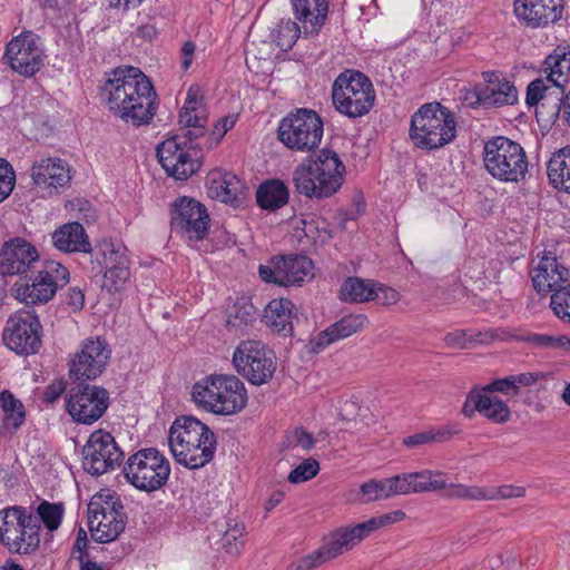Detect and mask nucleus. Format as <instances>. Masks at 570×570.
Segmentation results:
<instances>
[{"label":"nucleus","instance_id":"obj_39","mask_svg":"<svg viewBox=\"0 0 570 570\" xmlns=\"http://www.w3.org/2000/svg\"><path fill=\"white\" fill-rule=\"evenodd\" d=\"M40 525L38 520L33 515L27 517L26 521H22L20 529H18V541L16 543V549H9L11 552L16 553H30L39 546Z\"/></svg>","mask_w":570,"mask_h":570},{"label":"nucleus","instance_id":"obj_25","mask_svg":"<svg viewBox=\"0 0 570 570\" xmlns=\"http://www.w3.org/2000/svg\"><path fill=\"white\" fill-rule=\"evenodd\" d=\"M31 177L37 186L50 191L68 187L71 180L68 164L58 158H43L36 161L31 168Z\"/></svg>","mask_w":570,"mask_h":570},{"label":"nucleus","instance_id":"obj_24","mask_svg":"<svg viewBox=\"0 0 570 570\" xmlns=\"http://www.w3.org/2000/svg\"><path fill=\"white\" fill-rule=\"evenodd\" d=\"M484 85L479 87L476 97L484 107H502L518 101V90L512 82L498 72H484Z\"/></svg>","mask_w":570,"mask_h":570},{"label":"nucleus","instance_id":"obj_7","mask_svg":"<svg viewBox=\"0 0 570 570\" xmlns=\"http://www.w3.org/2000/svg\"><path fill=\"white\" fill-rule=\"evenodd\" d=\"M335 109L348 118H358L374 106L375 91L371 80L361 71L345 70L332 86Z\"/></svg>","mask_w":570,"mask_h":570},{"label":"nucleus","instance_id":"obj_8","mask_svg":"<svg viewBox=\"0 0 570 570\" xmlns=\"http://www.w3.org/2000/svg\"><path fill=\"white\" fill-rule=\"evenodd\" d=\"M324 132L321 116L312 109L296 108L284 117L277 128V137L293 151L309 153L318 147Z\"/></svg>","mask_w":570,"mask_h":570},{"label":"nucleus","instance_id":"obj_1","mask_svg":"<svg viewBox=\"0 0 570 570\" xmlns=\"http://www.w3.org/2000/svg\"><path fill=\"white\" fill-rule=\"evenodd\" d=\"M110 112L127 124L149 125L157 111V94L149 78L136 67L116 68L101 87Z\"/></svg>","mask_w":570,"mask_h":570},{"label":"nucleus","instance_id":"obj_30","mask_svg":"<svg viewBox=\"0 0 570 570\" xmlns=\"http://www.w3.org/2000/svg\"><path fill=\"white\" fill-rule=\"evenodd\" d=\"M367 324L368 318L364 314L345 315L318 334L314 342L313 351L318 352L332 343L344 340L362 331Z\"/></svg>","mask_w":570,"mask_h":570},{"label":"nucleus","instance_id":"obj_60","mask_svg":"<svg viewBox=\"0 0 570 570\" xmlns=\"http://www.w3.org/2000/svg\"><path fill=\"white\" fill-rule=\"evenodd\" d=\"M389 480L393 497L409 494V481L412 480L409 473L397 474L389 478Z\"/></svg>","mask_w":570,"mask_h":570},{"label":"nucleus","instance_id":"obj_18","mask_svg":"<svg viewBox=\"0 0 570 570\" xmlns=\"http://www.w3.org/2000/svg\"><path fill=\"white\" fill-rule=\"evenodd\" d=\"M4 58L12 70L26 77L33 76L43 63L40 38L32 31L22 32L7 45Z\"/></svg>","mask_w":570,"mask_h":570},{"label":"nucleus","instance_id":"obj_10","mask_svg":"<svg viewBox=\"0 0 570 570\" xmlns=\"http://www.w3.org/2000/svg\"><path fill=\"white\" fill-rule=\"evenodd\" d=\"M110 354L111 350L105 340L87 338L82 343L81 350L70 361L69 377L83 386L82 392H107L101 386L85 385V382L95 380L105 371Z\"/></svg>","mask_w":570,"mask_h":570},{"label":"nucleus","instance_id":"obj_37","mask_svg":"<svg viewBox=\"0 0 570 570\" xmlns=\"http://www.w3.org/2000/svg\"><path fill=\"white\" fill-rule=\"evenodd\" d=\"M377 295L376 283L358 277L345 279L340 291V298L350 303L373 301Z\"/></svg>","mask_w":570,"mask_h":570},{"label":"nucleus","instance_id":"obj_14","mask_svg":"<svg viewBox=\"0 0 570 570\" xmlns=\"http://www.w3.org/2000/svg\"><path fill=\"white\" fill-rule=\"evenodd\" d=\"M171 229L189 242L203 240L209 230V214L198 200L183 196L171 205Z\"/></svg>","mask_w":570,"mask_h":570},{"label":"nucleus","instance_id":"obj_63","mask_svg":"<svg viewBox=\"0 0 570 570\" xmlns=\"http://www.w3.org/2000/svg\"><path fill=\"white\" fill-rule=\"evenodd\" d=\"M66 304L72 312H79L85 304V294L78 287H70L67 293Z\"/></svg>","mask_w":570,"mask_h":570},{"label":"nucleus","instance_id":"obj_62","mask_svg":"<svg viewBox=\"0 0 570 570\" xmlns=\"http://www.w3.org/2000/svg\"><path fill=\"white\" fill-rule=\"evenodd\" d=\"M402 443L404 446L413 449L431 444L433 442L430 430H426L404 438Z\"/></svg>","mask_w":570,"mask_h":570},{"label":"nucleus","instance_id":"obj_64","mask_svg":"<svg viewBox=\"0 0 570 570\" xmlns=\"http://www.w3.org/2000/svg\"><path fill=\"white\" fill-rule=\"evenodd\" d=\"M561 109H563V118L570 126V91L564 98H556L553 105H551V117H557Z\"/></svg>","mask_w":570,"mask_h":570},{"label":"nucleus","instance_id":"obj_21","mask_svg":"<svg viewBox=\"0 0 570 570\" xmlns=\"http://www.w3.org/2000/svg\"><path fill=\"white\" fill-rule=\"evenodd\" d=\"M520 386H533L538 391H557L561 387V382L551 373L528 372L494 380L483 386L475 384L469 392H507L508 390H518Z\"/></svg>","mask_w":570,"mask_h":570},{"label":"nucleus","instance_id":"obj_16","mask_svg":"<svg viewBox=\"0 0 570 570\" xmlns=\"http://www.w3.org/2000/svg\"><path fill=\"white\" fill-rule=\"evenodd\" d=\"M365 538L360 523L330 532L324 543L298 562L299 570H312L352 550Z\"/></svg>","mask_w":570,"mask_h":570},{"label":"nucleus","instance_id":"obj_36","mask_svg":"<svg viewBox=\"0 0 570 570\" xmlns=\"http://www.w3.org/2000/svg\"><path fill=\"white\" fill-rule=\"evenodd\" d=\"M24 509L11 507L0 511V542L8 549H16L18 529L29 517Z\"/></svg>","mask_w":570,"mask_h":570},{"label":"nucleus","instance_id":"obj_61","mask_svg":"<svg viewBox=\"0 0 570 570\" xmlns=\"http://www.w3.org/2000/svg\"><path fill=\"white\" fill-rule=\"evenodd\" d=\"M376 292L379 295L375 296V299H377L382 305H393L400 299V294L394 288L376 284Z\"/></svg>","mask_w":570,"mask_h":570},{"label":"nucleus","instance_id":"obj_3","mask_svg":"<svg viewBox=\"0 0 570 570\" xmlns=\"http://www.w3.org/2000/svg\"><path fill=\"white\" fill-rule=\"evenodd\" d=\"M168 444L177 463L196 470L214 459L217 440L215 433L200 420L180 415L169 428Z\"/></svg>","mask_w":570,"mask_h":570},{"label":"nucleus","instance_id":"obj_44","mask_svg":"<svg viewBox=\"0 0 570 570\" xmlns=\"http://www.w3.org/2000/svg\"><path fill=\"white\" fill-rule=\"evenodd\" d=\"M481 396L480 414L495 423H504L510 419L508 405L493 394H478Z\"/></svg>","mask_w":570,"mask_h":570},{"label":"nucleus","instance_id":"obj_50","mask_svg":"<svg viewBox=\"0 0 570 570\" xmlns=\"http://www.w3.org/2000/svg\"><path fill=\"white\" fill-rule=\"evenodd\" d=\"M422 493L440 491L446 487V473L440 470H422L415 472Z\"/></svg>","mask_w":570,"mask_h":570},{"label":"nucleus","instance_id":"obj_23","mask_svg":"<svg viewBox=\"0 0 570 570\" xmlns=\"http://www.w3.org/2000/svg\"><path fill=\"white\" fill-rule=\"evenodd\" d=\"M530 277L538 294L556 293L558 288L569 282L570 272L558 262L556 256L543 253L538 264L531 269Z\"/></svg>","mask_w":570,"mask_h":570},{"label":"nucleus","instance_id":"obj_26","mask_svg":"<svg viewBox=\"0 0 570 570\" xmlns=\"http://www.w3.org/2000/svg\"><path fill=\"white\" fill-rule=\"evenodd\" d=\"M207 195L212 199L238 206L243 198L244 186L240 179L222 169H214L206 177Z\"/></svg>","mask_w":570,"mask_h":570},{"label":"nucleus","instance_id":"obj_53","mask_svg":"<svg viewBox=\"0 0 570 570\" xmlns=\"http://www.w3.org/2000/svg\"><path fill=\"white\" fill-rule=\"evenodd\" d=\"M320 472V463L317 460L308 458L292 470L287 476L288 482L293 484L306 482Z\"/></svg>","mask_w":570,"mask_h":570},{"label":"nucleus","instance_id":"obj_29","mask_svg":"<svg viewBox=\"0 0 570 570\" xmlns=\"http://www.w3.org/2000/svg\"><path fill=\"white\" fill-rule=\"evenodd\" d=\"M296 19L303 24L304 36H317L328 13V0H291Z\"/></svg>","mask_w":570,"mask_h":570},{"label":"nucleus","instance_id":"obj_32","mask_svg":"<svg viewBox=\"0 0 570 570\" xmlns=\"http://www.w3.org/2000/svg\"><path fill=\"white\" fill-rule=\"evenodd\" d=\"M195 404L217 415H233L244 410L247 394H191Z\"/></svg>","mask_w":570,"mask_h":570},{"label":"nucleus","instance_id":"obj_55","mask_svg":"<svg viewBox=\"0 0 570 570\" xmlns=\"http://www.w3.org/2000/svg\"><path fill=\"white\" fill-rule=\"evenodd\" d=\"M525 495V489L519 485L504 484L495 488H484V500H507L523 498Z\"/></svg>","mask_w":570,"mask_h":570},{"label":"nucleus","instance_id":"obj_2","mask_svg":"<svg viewBox=\"0 0 570 570\" xmlns=\"http://www.w3.org/2000/svg\"><path fill=\"white\" fill-rule=\"evenodd\" d=\"M206 121L203 96L198 88L190 87L179 112V125L188 130L184 136L167 138L156 150L158 160L168 176L186 180L198 171L202 150L193 145V139L203 136Z\"/></svg>","mask_w":570,"mask_h":570},{"label":"nucleus","instance_id":"obj_43","mask_svg":"<svg viewBox=\"0 0 570 570\" xmlns=\"http://www.w3.org/2000/svg\"><path fill=\"white\" fill-rule=\"evenodd\" d=\"M245 525L236 519L226 521L222 537V547L232 556H238L245 543Z\"/></svg>","mask_w":570,"mask_h":570},{"label":"nucleus","instance_id":"obj_46","mask_svg":"<svg viewBox=\"0 0 570 570\" xmlns=\"http://www.w3.org/2000/svg\"><path fill=\"white\" fill-rule=\"evenodd\" d=\"M1 395L3 396L2 410L4 412V424L12 430H18L26 419L24 406L13 394Z\"/></svg>","mask_w":570,"mask_h":570},{"label":"nucleus","instance_id":"obj_28","mask_svg":"<svg viewBox=\"0 0 570 570\" xmlns=\"http://www.w3.org/2000/svg\"><path fill=\"white\" fill-rule=\"evenodd\" d=\"M257 321V308L252 298L246 295L237 296L226 308V330L228 333L246 335Z\"/></svg>","mask_w":570,"mask_h":570},{"label":"nucleus","instance_id":"obj_51","mask_svg":"<svg viewBox=\"0 0 570 570\" xmlns=\"http://www.w3.org/2000/svg\"><path fill=\"white\" fill-rule=\"evenodd\" d=\"M550 305L559 318L570 323V282L552 293Z\"/></svg>","mask_w":570,"mask_h":570},{"label":"nucleus","instance_id":"obj_42","mask_svg":"<svg viewBox=\"0 0 570 570\" xmlns=\"http://www.w3.org/2000/svg\"><path fill=\"white\" fill-rule=\"evenodd\" d=\"M544 65L547 69H550L547 80L552 82L558 95L563 94L562 86L559 78L563 76V71L570 69V50H566V47L558 46L553 55L547 57Z\"/></svg>","mask_w":570,"mask_h":570},{"label":"nucleus","instance_id":"obj_38","mask_svg":"<svg viewBox=\"0 0 570 570\" xmlns=\"http://www.w3.org/2000/svg\"><path fill=\"white\" fill-rule=\"evenodd\" d=\"M217 392H245L244 383L233 374H212L196 382L191 392H210L209 387Z\"/></svg>","mask_w":570,"mask_h":570},{"label":"nucleus","instance_id":"obj_13","mask_svg":"<svg viewBox=\"0 0 570 570\" xmlns=\"http://www.w3.org/2000/svg\"><path fill=\"white\" fill-rule=\"evenodd\" d=\"M69 282L67 267L55 261L45 263L42 269L31 279V283H17L14 285L16 297L26 305L45 304L49 302L58 288Z\"/></svg>","mask_w":570,"mask_h":570},{"label":"nucleus","instance_id":"obj_34","mask_svg":"<svg viewBox=\"0 0 570 570\" xmlns=\"http://www.w3.org/2000/svg\"><path fill=\"white\" fill-rule=\"evenodd\" d=\"M289 191L281 179H267L256 190L257 205L265 210H277L288 203Z\"/></svg>","mask_w":570,"mask_h":570},{"label":"nucleus","instance_id":"obj_6","mask_svg":"<svg viewBox=\"0 0 570 570\" xmlns=\"http://www.w3.org/2000/svg\"><path fill=\"white\" fill-rule=\"evenodd\" d=\"M485 170L504 183H520L528 171V158L523 147L503 136L488 140L483 147Z\"/></svg>","mask_w":570,"mask_h":570},{"label":"nucleus","instance_id":"obj_9","mask_svg":"<svg viewBox=\"0 0 570 570\" xmlns=\"http://www.w3.org/2000/svg\"><path fill=\"white\" fill-rule=\"evenodd\" d=\"M124 474L136 489L154 492L167 483L170 463L157 449H141L128 458L124 466Z\"/></svg>","mask_w":570,"mask_h":570},{"label":"nucleus","instance_id":"obj_45","mask_svg":"<svg viewBox=\"0 0 570 570\" xmlns=\"http://www.w3.org/2000/svg\"><path fill=\"white\" fill-rule=\"evenodd\" d=\"M65 513L63 503L42 501L37 508V520H40L49 531H56L62 521Z\"/></svg>","mask_w":570,"mask_h":570},{"label":"nucleus","instance_id":"obj_31","mask_svg":"<svg viewBox=\"0 0 570 570\" xmlns=\"http://www.w3.org/2000/svg\"><path fill=\"white\" fill-rule=\"evenodd\" d=\"M55 248L62 253H91L92 247L83 226L78 222L58 227L51 235Z\"/></svg>","mask_w":570,"mask_h":570},{"label":"nucleus","instance_id":"obj_48","mask_svg":"<svg viewBox=\"0 0 570 570\" xmlns=\"http://www.w3.org/2000/svg\"><path fill=\"white\" fill-rule=\"evenodd\" d=\"M519 341L529 343L538 348H563L570 345V338L566 335H548L539 333H530L519 337Z\"/></svg>","mask_w":570,"mask_h":570},{"label":"nucleus","instance_id":"obj_5","mask_svg":"<svg viewBox=\"0 0 570 570\" xmlns=\"http://www.w3.org/2000/svg\"><path fill=\"white\" fill-rule=\"evenodd\" d=\"M410 135L417 147L436 149L456 137V124L448 108L429 102L412 116Z\"/></svg>","mask_w":570,"mask_h":570},{"label":"nucleus","instance_id":"obj_22","mask_svg":"<svg viewBox=\"0 0 570 570\" xmlns=\"http://www.w3.org/2000/svg\"><path fill=\"white\" fill-rule=\"evenodd\" d=\"M562 0H514V13L528 27L542 28L562 14Z\"/></svg>","mask_w":570,"mask_h":570},{"label":"nucleus","instance_id":"obj_52","mask_svg":"<svg viewBox=\"0 0 570 570\" xmlns=\"http://www.w3.org/2000/svg\"><path fill=\"white\" fill-rule=\"evenodd\" d=\"M360 490L366 501H379L393 497L389 478L364 482Z\"/></svg>","mask_w":570,"mask_h":570},{"label":"nucleus","instance_id":"obj_54","mask_svg":"<svg viewBox=\"0 0 570 570\" xmlns=\"http://www.w3.org/2000/svg\"><path fill=\"white\" fill-rule=\"evenodd\" d=\"M130 277L129 267H118L115 269L104 271V282L101 287L109 293L119 292Z\"/></svg>","mask_w":570,"mask_h":570},{"label":"nucleus","instance_id":"obj_47","mask_svg":"<svg viewBox=\"0 0 570 570\" xmlns=\"http://www.w3.org/2000/svg\"><path fill=\"white\" fill-rule=\"evenodd\" d=\"M442 490L445 491V497L452 500H484V488L478 485H466L463 483H449Z\"/></svg>","mask_w":570,"mask_h":570},{"label":"nucleus","instance_id":"obj_15","mask_svg":"<svg viewBox=\"0 0 570 570\" xmlns=\"http://www.w3.org/2000/svg\"><path fill=\"white\" fill-rule=\"evenodd\" d=\"M42 326L37 315L17 312L11 315L3 328L4 344L19 355H31L41 346Z\"/></svg>","mask_w":570,"mask_h":570},{"label":"nucleus","instance_id":"obj_59","mask_svg":"<svg viewBox=\"0 0 570 570\" xmlns=\"http://www.w3.org/2000/svg\"><path fill=\"white\" fill-rule=\"evenodd\" d=\"M286 446L287 448H302L304 450H309L314 445L313 436L304 430H295L286 438Z\"/></svg>","mask_w":570,"mask_h":570},{"label":"nucleus","instance_id":"obj_56","mask_svg":"<svg viewBox=\"0 0 570 570\" xmlns=\"http://www.w3.org/2000/svg\"><path fill=\"white\" fill-rule=\"evenodd\" d=\"M405 518V513L401 510L393 511L391 513H386L380 517L372 518L365 522L360 523L361 529L365 538L371 534L373 531L386 527L389 524L399 522Z\"/></svg>","mask_w":570,"mask_h":570},{"label":"nucleus","instance_id":"obj_40","mask_svg":"<svg viewBox=\"0 0 570 570\" xmlns=\"http://www.w3.org/2000/svg\"><path fill=\"white\" fill-rule=\"evenodd\" d=\"M126 253L127 248L124 245L104 240L100 244L101 261L98 262L100 267L96 273H101L102 269L129 267V259Z\"/></svg>","mask_w":570,"mask_h":570},{"label":"nucleus","instance_id":"obj_57","mask_svg":"<svg viewBox=\"0 0 570 570\" xmlns=\"http://www.w3.org/2000/svg\"><path fill=\"white\" fill-rule=\"evenodd\" d=\"M16 184V175L12 166L0 158V203L9 197Z\"/></svg>","mask_w":570,"mask_h":570},{"label":"nucleus","instance_id":"obj_4","mask_svg":"<svg viewBox=\"0 0 570 570\" xmlns=\"http://www.w3.org/2000/svg\"><path fill=\"white\" fill-rule=\"evenodd\" d=\"M345 166L338 155L322 149L302 161L292 173L295 190L309 199H324L336 194L344 183Z\"/></svg>","mask_w":570,"mask_h":570},{"label":"nucleus","instance_id":"obj_19","mask_svg":"<svg viewBox=\"0 0 570 570\" xmlns=\"http://www.w3.org/2000/svg\"><path fill=\"white\" fill-rule=\"evenodd\" d=\"M313 263L304 255L273 257L269 265H261L259 276L264 282L281 286L299 284L311 273Z\"/></svg>","mask_w":570,"mask_h":570},{"label":"nucleus","instance_id":"obj_12","mask_svg":"<svg viewBox=\"0 0 570 570\" xmlns=\"http://www.w3.org/2000/svg\"><path fill=\"white\" fill-rule=\"evenodd\" d=\"M233 363L252 384L262 385L272 379L275 354L262 341H243L233 354Z\"/></svg>","mask_w":570,"mask_h":570},{"label":"nucleus","instance_id":"obj_58","mask_svg":"<svg viewBox=\"0 0 570 570\" xmlns=\"http://www.w3.org/2000/svg\"><path fill=\"white\" fill-rule=\"evenodd\" d=\"M461 431L462 430L458 423H450L439 428L430 429L433 443L448 442L453 436L460 434Z\"/></svg>","mask_w":570,"mask_h":570},{"label":"nucleus","instance_id":"obj_20","mask_svg":"<svg viewBox=\"0 0 570 570\" xmlns=\"http://www.w3.org/2000/svg\"><path fill=\"white\" fill-rule=\"evenodd\" d=\"M37 247L22 237L3 243L0 248V274L3 276L24 275L39 263Z\"/></svg>","mask_w":570,"mask_h":570},{"label":"nucleus","instance_id":"obj_41","mask_svg":"<svg viewBox=\"0 0 570 570\" xmlns=\"http://www.w3.org/2000/svg\"><path fill=\"white\" fill-rule=\"evenodd\" d=\"M302 31L292 19H281L271 31L272 41L282 50L288 51L296 43Z\"/></svg>","mask_w":570,"mask_h":570},{"label":"nucleus","instance_id":"obj_11","mask_svg":"<svg viewBox=\"0 0 570 570\" xmlns=\"http://www.w3.org/2000/svg\"><path fill=\"white\" fill-rule=\"evenodd\" d=\"M88 525L92 538L101 543L116 540L125 529L122 505L111 494H96L88 504Z\"/></svg>","mask_w":570,"mask_h":570},{"label":"nucleus","instance_id":"obj_33","mask_svg":"<svg viewBox=\"0 0 570 570\" xmlns=\"http://www.w3.org/2000/svg\"><path fill=\"white\" fill-rule=\"evenodd\" d=\"M296 307L287 298L273 299L265 308L266 324L284 336L293 332V320L296 317Z\"/></svg>","mask_w":570,"mask_h":570},{"label":"nucleus","instance_id":"obj_17","mask_svg":"<svg viewBox=\"0 0 570 570\" xmlns=\"http://www.w3.org/2000/svg\"><path fill=\"white\" fill-rule=\"evenodd\" d=\"M83 469L94 475L104 474L119 466L124 460V452L115 438L106 431L98 430L90 434L83 446Z\"/></svg>","mask_w":570,"mask_h":570},{"label":"nucleus","instance_id":"obj_35","mask_svg":"<svg viewBox=\"0 0 570 570\" xmlns=\"http://www.w3.org/2000/svg\"><path fill=\"white\" fill-rule=\"evenodd\" d=\"M547 175L554 188L570 193V146L552 155L548 161Z\"/></svg>","mask_w":570,"mask_h":570},{"label":"nucleus","instance_id":"obj_27","mask_svg":"<svg viewBox=\"0 0 570 570\" xmlns=\"http://www.w3.org/2000/svg\"><path fill=\"white\" fill-rule=\"evenodd\" d=\"M66 407L76 422L91 424L107 410L108 397L107 394H69Z\"/></svg>","mask_w":570,"mask_h":570},{"label":"nucleus","instance_id":"obj_49","mask_svg":"<svg viewBox=\"0 0 570 570\" xmlns=\"http://www.w3.org/2000/svg\"><path fill=\"white\" fill-rule=\"evenodd\" d=\"M549 87H547L546 81L543 79H535L531 81L527 88V97L525 101L529 106H535L541 101V107L544 108L552 105L556 101L557 96L553 98L552 94L548 92Z\"/></svg>","mask_w":570,"mask_h":570}]
</instances>
